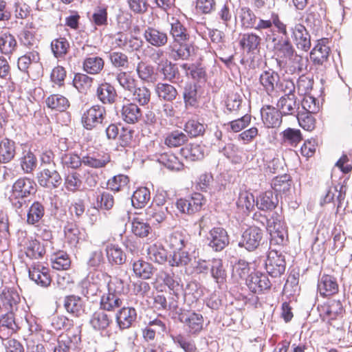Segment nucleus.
I'll use <instances>...</instances> for the list:
<instances>
[{
	"label": "nucleus",
	"instance_id": "nucleus-57",
	"mask_svg": "<svg viewBox=\"0 0 352 352\" xmlns=\"http://www.w3.org/2000/svg\"><path fill=\"white\" fill-rule=\"evenodd\" d=\"M39 60L40 56L38 50L29 51L19 57L17 66L20 71L27 72L28 68L32 63H37Z\"/></svg>",
	"mask_w": 352,
	"mask_h": 352
},
{
	"label": "nucleus",
	"instance_id": "nucleus-63",
	"mask_svg": "<svg viewBox=\"0 0 352 352\" xmlns=\"http://www.w3.org/2000/svg\"><path fill=\"white\" fill-rule=\"evenodd\" d=\"M131 93L132 94L133 101L138 103L140 105L144 106L150 102L151 91L145 86L137 87L135 85L134 89Z\"/></svg>",
	"mask_w": 352,
	"mask_h": 352
},
{
	"label": "nucleus",
	"instance_id": "nucleus-43",
	"mask_svg": "<svg viewBox=\"0 0 352 352\" xmlns=\"http://www.w3.org/2000/svg\"><path fill=\"white\" fill-rule=\"evenodd\" d=\"M155 90L158 98L167 102H172L178 96L175 87L167 82H158Z\"/></svg>",
	"mask_w": 352,
	"mask_h": 352
},
{
	"label": "nucleus",
	"instance_id": "nucleus-45",
	"mask_svg": "<svg viewBox=\"0 0 352 352\" xmlns=\"http://www.w3.org/2000/svg\"><path fill=\"white\" fill-rule=\"evenodd\" d=\"M20 44L30 51L37 50L39 40L36 36V32L24 28L18 34Z\"/></svg>",
	"mask_w": 352,
	"mask_h": 352
},
{
	"label": "nucleus",
	"instance_id": "nucleus-26",
	"mask_svg": "<svg viewBox=\"0 0 352 352\" xmlns=\"http://www.w3.org/2000/svg\"><path fill=\"white\" fill-rule=\"evenodd\" d=\"M45 214V204L40 201H33L27 210L26 223L30 226H37Z\"/></svg>",
	"mask_w": 352,
	"mask_h": 352
},
{
	"label": "nucleus",
	"instance_id": "nucleus-10",
	"mask_svg": "<svg viewBox=\"0 0 352 352\" xmlns=\"http://www.w3.org/2000/svg\"><path fill=\"white\" fill-rule=\"evenodd\" d=\"M36 178L40 186L50 190L57 188L62 183V177L54 167L43 168Z\"/></svg>",
	"mask_w": 352,
	"mask_h": 352
},
{
	"label": "nucleus",
	"instance_id": "nucleus-32",
	"mask_svg": "<svg viewBox=\"0 0 352 352\" xmlns=\"http://www.w3.org/2000/svg\"><path fill=\"white\" fill-rule=\"evenodd\" d=\"M199 86L196 83L188 82L183 90V98L186 109L197 108L199 106L200 96L198 94Z\"/></svg>",
	"mask_w": 352,
	"mask_h": 352
},
{
	"label": "nucleus",
	"instance_id": "nucleus-31",
	"mask_svg": "<svg viewBox=\"0 0 352 352\" xmlns=\"http://www.w3.org/2000/svg\"><path fill=\"white\" fill-rule=\"evenodd\" d=\"M276 107L283 116H293L298 113L299 103L296 96H283L278 99Z\"/></svg>",
	"mask_w": 352,
	"mask_h": 352
},
{
	"label": "nucleus",
	"instance_id": "nucleus-5",
	"mask_svg": "<svg viewBox=\"0 0 352 352\" xmlns=\"http://www.w3.org/2000/svg\"><path fill=\"white\" fill-rule=\"evenodd\" d=\"M267 230L270 235L271 245H283L287 240L286 223L281 214L277 210L270 213Z\"/></svg>",
	"mask_w": 352,
	"mask_h": 352
},
{
	"label": "nucleus",
	"instance_id": "nucleus-42",
	"mask_svg": "<svg viewBox=\"0 0 352 352\" xmlns=\"http://www.w3.org/2000/svg\"><path fill=\"white\" fill-rule=\"evenodd\" d=\"M18 48L14 36L11 33L2 32L0 34V52L5 56H11Z\"/></svg>",
	"mask_w": 352,
	"mask_h": 352
},
{
	"label": "nucleus",
	"instance_id": "nucleus-52",
	"mask_svg": "<svg viewBox=\"0 0 352 352\" xmlns=\"http://www.w3.org/2000/svg\"><path fill=\"white\" fill-rule=\"evenodd\" d=\"M45 103L48 108L60 112L65 111L70 106L69 100L60 94L50 95L46 98Z\"/></svg>",
	"mask_w": 352,
	"mask_h": 352
},
{
	"label": "nucleus",
	"instance_id": "nucleus-7",
	"mask_svg": "<svg viewBox=\"0 0 352 352\" xmlns=\"http://www.w3.org/2000/svg\"><path fill=\"white\" fill-rule=\"evenodd\" d=\"M175 318L184 324L189 335L197 336L203 330L204 320L201 314L180 308Z\"/></svg>",
	"mask_w": 352,
	"mask_h": 352
},
{
	"label": "nucleus",
	"instance_id": "nucleus-27",
	"mask_svg": "<svg viewBox=\"0 0 352 352\" xmlns=\"http://www.w3.org/2000/svg\"><path fill=\"white\" fill-rule=\"evenodd\" d=\"M29 276L37 285L43 287H48L52 281L49 269L41 265L32 266L29 270Z\"/></svg>",
	"mask_w": 352,
	"mask_h": 352
},
{
	"label": "nucleus",
	"instance_id": "nucleus-47",
	"mask_svg": "<svg viewBox=\"0 0 352 352\" xmlns=\"http://www.w3.org/2000/svg\"><path fill=\"white\" fill-rule=\"evenodd\" d=\"M1 299L3 305L11 311L17 309V305L21 301L20 296L16 289L11 287L3 289L1 295Z\"/></svg>",
	"mask_w": 352,
	"mask_h": 352
},
{
	"label": "nucleus",
	"instance_id": "nucleus-25",
	"mask_svg": "<svg viewBox=\"0 0 352 352\" xmlns=\"http://www.w3.org/2000/svg\"><path fill=\"white\" fill-rule=\"evenodd\" d=\"M157 69L163 76V79L170 82H176L181 78L180 72L177 64L168 59L162 60L158 63Z\"/></svg>",
	"mask_w": 352,
	"mask_h": 352
},
{
	"label": "nucleus",
	"instance_id": "nucleus-12",
	"mask_svg": "<svg viewBox=\"0 0 352 352\" xmlns=\"http://www.w3.org/2000/svg\"><path fill=\"white\" fill-rule=\"evenodd\" d=\"M263 236V230L259 228L249 227L243 232L239 246L244 248L248 251H253L261 245Z\"/></svg>",
	"mask_w": 352,
	"mask_h": 352
},
{
	"label": "nucleus",
	"instance_id": "nucleus-40",
	"mask_svg": "<svg viewBox=\"0 0 352 352\" xmlns=\"http://www.w3.org/2000/svg\"><path fill=\"white\" fill-rule=\"evenodd\" d=\"M19 327L12 311L0 316V340L8 337L18 330Z\"/></svg>",
	"mask_w": 352,
	"mask_h": 352
},
{
	"label": "nucleus",
	"instance_id": "nucleus-35",
	"mask_svg": "<svg viewBox=\"0 0 352 352\" xmlns=\"http://www.w3.org/2000/svg\"><path fill=\"white\" fill-rule=\"evenodd\" d=\"M63 306L67 312L74 317H80L85 312V307L81 298L74 295L65 296Z\"/></svg>",
	"mask_w": 352,
	"mask_h": 352
},
{
	"label": "nucleus",
	"instance_id": "nucleus-13",
	"mask_svg": "<svg viewBox=\"0 0 352 352\" xmlns=\"http://www.w3.org/2000/svg\"><path fill=\"white\" fill-rule=\"evenodd\" d=\"M37 186L33 179L26 176L20 177L12 185L10 194L28 198L35 195Z\"/></svg>",
	"mask_w": 352,
	"mask_h": 352
},
{
	"label": "nucleus",
	"instance_id": "nucleus-16",
	"mask_svg": "<svg viewBox=\"0 0 352 352\" xmlns=\"http://www.w3.org/2000/svg\"><path fill=\"white\" fill-rule=\"evenodd\" d=\"M206 239L208 246L215 252L222 251L230 243L227 231L221 227L212 228Z\"/></svg>",
	"mask_w": 352,
	"mask_h": 352
},
{
	"label": "nucleus",
	"instance_id": "nucleus-60",
	"mask_svg": "<svg viewBox=\"0 0 352 352\" xmlns=\"http://www.w3.org/2000/svg\"><path fill=\"white\" fill-rule=\"evenodd\" d=\"M188 140L187 135L179 130L173 131L166 134L164 144L170 148L179 147Z\"/></svg>",
	"mask_w": 352,
	"mask_h": 352
},
{
	"label": "nucleus",
	"instance_id": "nucleus-33",
	"mask_svg": "<svg viewBox=\"0 0 352 352\" xmlns=\"http://www.w3.org/2000/svg\"><path fill=\"white\" fill-rule=\"evenodd\" d=\"M318 289L321 296H328L338 292V284L336 278L331 275L324 274L319 279Z\"/></svg>",
	"mask_w": 352,
	"mask_h": 352
},
{
	"label": "nucleus",
	"instance_id": "nucleus-15",
	"mask_svg": "<svg viewBox=\"0 0 352 352\" xmlns=\"http://www.w3.org/2000/svg\"><path fill=\"white\" fill-rule=\"evenodd\" d=\"M328 44L329 39L323 38L318 40L316 45L311 50L310 52V58L314 65L324 66V67H327L331 52Z\"/></svg>",
	"mask_w": 352,
	"mask_h": 352
},
{
	"label": "nucleus",
	"instance_id": "nucleus-44",
	"mask_svg": "<svg viewBox=\"0 0 352 352\" xmlns=\"http://www.w3.org/2000/svg\"><path fill=\"white\" fill-rule=\"evenodd\" d=\"M65 235L68 242L76 245L80 241H85L86 234L84 229L80 228L74 223H68L64 229Z\"/></svg>",
	"mask_w": 352,
	"mask_h": 352
},
{
	"label": "nucleus",
	"instance_id": "nucleus-20",
	"mask_svg": "<svg viewBox=\"0 0 352 352\" xmlns=\"http://www.w3.org/2000/svg\"><path fill=\"white\" fill-rule=\"evenodd\" d=\"M261 115L263 124L267 128L278 127L282 123L283 115L277 107L263 106L261 109Z\"/></svg>",
	"mask_w": 352,
	"mask_h": 352
},
{
	"label": "nucleus",
	"instance_id": "nucleus-37",
	"mask_svg": "<svg viewBox=\"0 0 352 352\" xmlns=\"http://www.w3.org/2000/svg\"><path fill=\"white\" fill-rule=\"evenodd\" d=\"M153 307L158 311H170L173 314V318H174L180 309L176 300L171 298L168 302L166 298L163 294H157L154 297Z\"/></svg>",
	"mask_w": 352,
	"mask_h": 352
},
{
	"label": "nucleus",
	"instance_id": "nucleus-41",
	"mask_svg": "<svg viewBox=\"0 0 352 352\" xmlns=\"http://www.w3.org/2000/svg\"><path fill=\"white\" fill-rule=\"evenodd\" d=\"M122 120L128 124H135L142 117L140 108L134 102L123 105L121 111Z\"/></svg>",
	"mask_w": 352,
	"mask_h": 352
},
{
	"label": "nucleus",
	"instance_id": "nucleus-36",
	"mask_svg": "<svg viewBox=\"0 0 352 352\" xmlns=\"http://www.w3.org/2000/svg\"><path fill=\"white\" fill-rule=\"evenodd\" d=\"M180 153L186 160L191 162L201 160L205 155V146L197 143H191L180 150Z\"/></svg>",
	"mask_w": 352,
	"mask_h": 352
},
{
	"label": "nucleus",
	"instance_id": "nucleus-28",
	"mask_svg": "<svg viewBox=\"0 0 352 352\" xmlns=\"http://www.w3.org/2000/svg\"><path fill=\"white\" fill-rule=\"evenodd\" d=\"M345 311L340 300L331 299L322 307L320 316L324 320H332L336 317H343Z\"/></svg>",
	"mask_w": 352,
	"mask_h": 352
},
{
	"label": "nucleus",
	"instance_id": "nucleus-46",
	"mask_svg": "<svg viewBox=\"0 0 352 352\" xmlns=\"http://www.w3.org/2000/svg\"><path fill=\"white\" fill-rule=\"evenodd\" d=\"M104 66L102 58L91 55L86 57L82 62L83 70L89 74L96 75L100 73Z\"/></svg>",
	"mask_w": 352,
	"mask_h": 352
},
{
	"label": "nucleus",
	"instance_id": "nucleus-53",
	"mask_svg": "<svg viewBox=\"0 0 352 352\" xmlns=\"http://www.w3.org/2000/svg\"><path fill=\"white\" fill-rule=\"evenodd\" d=\"M155 157L157 162L172 170H179L183 166L177 157L172 153L156 155Z\"/></svg>",
	"mask_w": 352,
	"mask_h": 352
},
{
	"label": "nucleus",
	"instance_id": "nucleus-30",
	"mask_svg": "<svg viewBox=\"0 0 352 352\" xmlns=\"http://www.w3.org/2000/svg\"><path fill=\"white\" fill-rule=\"evenodd\" d=\"M278 204L276 195H274L272 190L261 192L256 200V206L260 210L274 212Z\"/></svg>",
	"mask_w": 352,
	"mask_h": 352
},
{
	"label": "nucleus",
	"instance_id": "nucleus-3",
	"mask_svg": "<svg viewBox=\"0 0 352 352\" xmlns=\"http://www.w3.org/2000/svg\"><path fill=\"white\" fill-rule=\"evenodd\" d=\"M107 293L104 294L100 299V308L108 311H113L121 307L123 303L122 296L125 290L124 282L118 276L110 279L107 285Z\"/></svg>",
	"mask_w": 352,
	"mask_h": 352
},
{
	"label": "nucleus",
	"instance_id": "nucleus-34",
	"mask_svg": "<svg viewBox=\"0 0 352 352\" xmlns=\"http://www.w3.org/2000/svg\"><path fill=\"white\" fill-rule=\"evenodd\" d=\"M262 38L256 33L246 32L241 34L239 45L247 52H254L260 48Z\"/></svg>",
	"mask_w": 352,
	"mask_h": 352
},
{
	"label": "nucleus",
	"instance_id": "nucleus-14",
	"mask_svg": "<svg viewBox=\"0 0 352 352\" xmlns=\"http://www.w3.org/2000/svg\"><path fill=\"white\" fill-rule=\"evenodd\" d=\"M204 202L203 195L200 193H195L188 199H177L175 206L181 214H192L201 209Z\"/></svg>",
	"mask_w": 352,
	"mask_h": 352
},
{
	"label": "nucleus",
	"instance_id": "nucleus-62",
	"mask_svg": "<svg viewBox=\"0 0 352 352\" xmlns=\"http://www.w3.org/2000/svg\"><path fill=\"white\" fill-rule=\"evenodd\" d=\"M60 163L63 168L78 169L82 164V157L74 152L65 153L61 155Z\"/></svg>",
	"mask_w": 352,
	"mask_h": 352
},
{
	"label": "nucleus",
	"instance_id": "nucleus-51",
	"mask_svg": "<svg viewBox=\"0 0 352 352\" xmlns=\"http://www.w3.org/2000/svg\"><path fill=\"white\" fill-rule=\"evenodd\" d=\"M158 279L173 291L175 296H177V293L181 290L182 286L179 284L180 279L173 272L161 271L158 274Z\"/></svg>",
	"mask_w": 352,
	"mask_h": 352
},
{
	"label": "nucleus",
	"instance_id": "nucleus-24",
	"mask_svg": "<svg viewBox=\"0 0 352 352\" xmlns=\"http://www.w3.org/2000/svg\"><path fill=\"white\" fill-rule=\"evenodd\" d=\"M168 248L175 250H181L183 249L190 250L192 243L190 242V236L186 233L180 231H175L171 233L166 240Z\"/></svg>",
	"mask_w": 352,
	"mask_h": 352
},
{
	"label": "nucleus",
	"instance_id": "nucleus-17",
	"mask_svg": "<svg viewBox=\"0 0 352 352\" xmlns=\"http://www.w3.org/2000/svg\"><path fill=\"white\" fill-rule=\"evenodd\" d=\"M258 80L263 90L269 96H277L278 92L276 87L280 81V76L278 72L272 69H267L261 73Z\"/></svg>",
	"mask_w": 352,
	"mask_h": 352
},
{
	"label": "nucleus",
	"instance_id": "nucleus-48",
	"mask_svg": "<svg viewBox=\"0 0 352 352\" xmlns=\"http://www.w3.org/2000/svg\"><path fill=\"white\" fill-rule=\"evenodd\" d=\"M170 34L173 41H189L190 34L187 28L177 19L173 18L170 22Z\"/></svg>",
	"mask_w": 352,
	"mask_h": 352
},
{
	"label": "nucleus",
	"instance_id": "nucleus-19",
	"mask_svg": "<svg viewBox=\"0 0 352 352\" xmlns=\"http://www.w3.org/2000/svg\"><path fill=\"white\" fill-rule=\"evenodd\" d=\"M169 56L174 60H186L194 52V47L189 41H173L168 47Z\"/></svg>",
	"mask_w": 352,
	"mask_h": 352
},
{
	"label": "nucleus",
	"instance_id": "nucleus-6",
	"mask_svg": "<svg viewBox=\"0 0 352 352\" xmlns=\"http://www.w3.org/2000/svg\"><path fill=\"white\" fill-rule=\"evenodd\" d=\"M89 324L102 337L110 338L113 335V317L102 309L99 308L90 316Z\"/></svg>",
	"mask_w": 352,
	"mask_h": 352
},
{
	"label": "nucleus",
	"instance_id": "nucleus-61",
	"mask_svg": "<svg viewBox=\"0 0 352 352\" xmlns=\"http://www.w3.org/2000/svg\"><path fill=\"white\" fill-rule=\"evenodd\" d=\"M107 256L109 263L122 265L126 261V255L120 248L115 245H108L106 247Z\"/></svg>",
	"mask_w": 352,
	"mask_h": 352
},
{
	"label": "nucleus",
	"instance_id": "nucleus-22",
	"mask_svg": "<svg viewBox=\"0 0 352 352\" xmlns=\"http://www.w3.org/2000/svg\"><path fill=\"white\" fill-rule=\"evenodd\" d=\"M246 283L250 290L255 294L270 289L272 285L267 276L260 272L250 274Z\"/></svg>",
	"mask_w": 352,
	"mask_h": 352
},
{
	"label": "nucleus",
	"instance_id": "nucleus-59",
	"mask_svg": "<svg viewBox=\"0 0 352 352\" xmlns=\"http://www.w3.org/2000/svg\"><path fill=\"white\" fill-rule=\"evenodd\" d=\"M151 199V192L148 188H138L133 194L131 203L135 208H142L145 207Z\"/></svg>",
	"mask_w": 352,
	"mask_h": 352
},
{
	"label": "nucleus",
	"instance_id": "nucleus-39",
	"mask_svg": "<svg viewBox=\"0 0 352 352\" xmlns=\"http://www.w3.org/2000/svg\"><path fill=\"white\" fill-rule=\"evenodd\" d=\"M98 99L103 104H111L117 98V92L115 87L108 82L102 83L96 90Z\"/></svg>",
	"mask_w": 352,
	"mask_h": 352
},
{
	"label": "nucleus",
	"instance_id": "nucleus-1",
	"mask_svg": "<svg viewBox=\"0 0 352 352\" xmlns=\"http://www.w3.org/2000/svg\"><path fill=\"white\" fill-rule=\"evenodd\" d=\"M283 32L275 28L272 31L266 32L264 38L266 42L273 44L275 54L283 60L289 61L292 65L302 72L307 67L308 60L297 54L292 43L289 38L287 24L283 22Z\"/></svg>",
	"mask_w": 352,
	"mask_h": 352
},
{
	"label": "nucleus",
	"instance_id": "nucleus-2",
	"mask_svg": "<svg viewBox=\"0 0 352 352\" xmlns=\"http://www.w3.org/2000/svg\"><path fill=\"white\" fill-rule=\"evenodd\" d=\"M239 18L242 28L254 29L263 32H270L273 28L283 32V21L279 14L275 11H270L267 14L257 17L254 12L248 7H242L239 11Z\"/></svg>",
	"mask_w": 352,
	"mask_h": 352
},
{
	"label": "nucleus",
	"instance_id": "nucleus-54",
	"mask_svg": "<svg viewBox=\"0 0 352 352\" xmlns=\"http://www.w3.org/2000/svg\"><path fill=\"white\" fill-rule=\"evenodd\" d=\"M69 48L70 44L65 37L60 36L51 42V50L56 58H64Z\"/></svg>",
	"mask_w": 352,
	"mask_h": 352
},
{
	"label": "nucleus",
	"instance_id": "nucleus-29",
	"mask_svg": "<svg viewBox=\"0 0 352 352\" xmlns=\"http://www.w3.org/2000/svg\"><path fill=\"white\" fill-rule=\"evenodd\" d=\"M110 161V155L103 152L89 153L82 156V164L93 168H104Z\"/></svg>",
	"mask_w": 352,
	"mask_h": 352
},
{
	"label": "nucleus",
	"instance_id": "nucleus-38",
	"mask_svg": "<svg viewBox=\"0 0 352 352\" xmlns=\"http://www.w3.org/2000/svg\"><path fill=\"white\" fill-rule=\"evenodd\" d=\"M169 213L168 206H160L159 205H151L145 210L146 220L153 224H160L163 222Z\"/></svg>",
	"mask_w": 352,
	"mask_h": 352
},
{
	"label": "nucleus",
	"instance_id": "nucleus-18",
	"mask_svg": "<svg viewBox=\"0 0 352 352\" xmlns=\"http://www.w3.org/2000/svg\"><path fill=\"white\" fill-rule=\"evenodd\" d=\"M116 322L118 329L124 331L131 328L137 319V311L132 307H123L116 314Z\"/></svg>",
	"mask_w": 352,
	"mask_h": 352
},
{
	"label": "nucleus",
	"instance_id": "nucleus-55",
	"mask_svg": "<svg viewBox=\"0 0 352 352\" xmlns=\"http://www.w3.org/2000/svg\"><path fill=\"white\" fill-rule=\"evenodd\" d=\"M108 6L100 5L96 6L93 11L90 19L91 22L98 27L105 28L108 25Z\"/></svg>",
	"mask_w": 352,
	"mask_h": 352
},
{
	"label": "nucleus",
	"instance_id": "nucleus-9",
	"mask_svg": "<svg viewBox=\"0 0 352 352\" xmlns=\"http://www.w3.org/2000/svg\"><path fill=\"white\" fill-rule=\"evenodd\" d=\"M287 28L296 47L300 50L308 52L311 46V35L305 26L302 23H296L291 26L287 25Z\"/></svg>",
	"mask_w": 352,
	"mask_h": 352
},
{
	"label": "nucleus",
	"instance_id": "nucleus-49",
	"mask_svg": "<svg viewBox=\"0 0 352 352\" xmlns=\"http://www.w3.org/2000/svg\"><path fill=\"white\" fill-rule=\"evenodd\" d=\"M132 265L133 271L135 276L142 279L151 278L155 270L151 263L142 259L134 261Z\"/></svg>",
	"mask_w": 352,
	"mask_h": 352
},
{
	"label": "nucleus",
	"instance_id": "nucleus-4",
	"mask_svg": "<svg viewBox=\"0 0 352 352\" xmlns=\"http://www.w3.org/2000/svg\"><path fill=\"white\" fill-rule=\"evenodd\" d=\"M194 270L199 274L206 276L210 274L214 282L219 285L223 284L226 280L227 272L221 258H198L195 261Z\"/></svg>",
	"mask_w": 352,
	"mask_h": 352
},
{
	"label": "nucleus",
	"instance_id": "nucleus-11",
	"mask_svg": "<svg viewBox=\"0 0 352 352\" xmlns=\"http://www.w3.org/2000/svg\"><path fill=\"white\" fill-rule=\"evenodd\" d=\"M286 267L285 256L276 250L269 252L266 261L265 269L272 277H279L284 274Z\"/></svg>",
	"mask_w": 352,
	"mask_h": 352
},
{
	"label": "nucleus",
	"instance_id": "nucleus-58",
	"mask_svg": "<svg viewBox=\"0 0 352 352\" xmlns=\"http://www.w3.org/2000/svg\"><path fill=\"white\" fill-rule=\"evenodd\" d=\"M181 67L186 72V76H190L195 80L198 82L206 80V69L201 65L184 63Z\"/></svg>",
	"mask_w": 352,
	"mask_h": 352
},
{
	"label": "nucleus",
	"instance_id": "nucleus-23",
	"mask_svg": "<svg viewBox=\"0 0 352 352\" xmlns=\"http://www.w3.org/2000/svg\"><path fill=\"white\" fill-rule=\"evenodd\" d=\"M57 345L54 346L53 352H69L71 349H76L81 342L80 334L68 332L61 334L57 339Z\"/></svg>",
	"mask_w": 352,
	"mask_h": 352
},
{
	"label": "nucleus",
	"instance_id": "nucleus-50",
	"mask_svg": "<svg viewBox=\"0 0 352 352\" xmlns=\"http://www.w3.org/2000/svg\"><path fill=\"white\" fill-rule=\"evenodd\" d=\"M15 142L8 138H3L0 142V163L10 162L16 153Z\"/></svg>",
	"mask_w": 352,
	"mask_h": 352
},
{
	"label": "nucleus",
	"instance_id": "nucleus-21",
	"mask_svg": "<svg viewBox=\"0 0 352 352\" xmlns=\"http://www.w3.org/2000/svg\"><path fill=\"white\" fill-rule=\"evenodd\" d=\"M143 37L149 45L157 48L165 46L168 41L166 32L151 26L144 29Z\"/></svg>",
	"mask_w": 352,
	"mask_h": 352
},
{
	"label": "nucleus",
	"instance_id": "nucleus-64",
	"mask_svg": "<svg viewBox=\"0 0 352 352\" xmlns=\"http://www.w3.org/2000/svg\"><path fill=\"white\" fill-rule=\"evenodd\" d=\"M173 342L185 352H198L195 341L186 335L182 333L172 336Z\"/></svg>",
	"mask_w": 352,
	"mask_h": 352
},
{
	"label": "nucleus",
	"instance_id": "nucleus-56",
	"mask_svg": "<svg viewBox=\"0 0 352 352\" xmlns=\"http://www.w3.org/2000/svg\"><path fill=\"white\" fill-rule=\"evenodd\" d=\"M19 164L23 173L32 174L37 166V159L31 151H25L19 158Z\"/></svg>",
	"mask_w": 352,
	"mask_h": 352
},
{
	"label": "nucleus",
	"instance_id": "nucleus-8",
	"mask_svg": "<svg viewBox=\"0 0 352 352\" xmlns=\"http://www.w3.org/2000/svg\"><path fill=\"white\" fill-rule=\"evenodd\" d=\"M106 116L105 107L100 104H95L82 113L81 124L84 129L91 131L102 124Z\"/></svg>",
	"mask_w": 352,
	"mask_h": 352
}]
</instances>
